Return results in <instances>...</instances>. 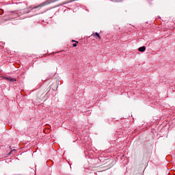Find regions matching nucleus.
I'll list each match as a JSON object with an SVG mask.
<instances>
[{
    "mask_svg": "<svg viewBox=\"0 0 175 175\" xmlns=\"http://www.w3.org/2000/svg\"><path fill=\"white\" fill-rule=\"evenodd\" d=\"M72 43H74V42H76V41H75V40H72Z\"/></svg>",
    "mask_w": 175,
    "mask_h": 175,
    "instance_id": "obj_8",
    "label": "nucleus"
},
{
    "mask_svg": "<svg viewBox=\"0 0 175 175\" xmlns=\"http://www.w3.org/2000/svg\"><path fill=\"white\" fill-rule=\"evenodd\" d=\"M72 47H77V44H76V43L73 44Z\"/></svg>",
    "mask_w": 175,
    "mask_h": 175,
    "instance_id": "obj_7",
    "label": "nucleus"
},
{
    "mask_svg": "<svg viewBox=\"0 0 175 175\" xmlns=\"http://www.w3.org/2000/svg\"><path fill=\"white\" fill-rule=\"evenodd\" d=\"M2 79H3V80H8V81L10 80V77H3Z\"/></svg>",
    "mask_w": 175,
    "mask_h": 175,
    "instance_id": "obj_4",
    "label": "nucleus"
},
{
    "mask_svg": "<svg viewBox=\"0 0 175 175\" xmlns=\"http://www.w3.org/2000/svg\"><path fill=\"white\" fill-rule=\"evenodd\" d=\"M92 36H94V38L97 37V38H98V39H100V36H99V33H98V32L93 33Z\"/></svg>",
    "mask_w": 175,
    "mask_h": 175,
    "instance_id": "obj_3",
    "label": "nucleus"
},
{
    "mask_svg": "<svg viewBox=\"0 0 175 175\" xmlns=\"http://www.w3.org/2000/svg\"><path fill=\"white\" fill-rule=\"evenodd\" d=\"M50 3H51V0H46L41 3L38 5H36L34 7L33 6L30 7V9L31 10H34V9H38V10H40L42 8H44V6H47V5H50Z\"/></svg>",
    "mask_w": 175,
    "mask_h": 175,
    "instance_id": "obj_1",
    "label": "nucleus"
},
{
    "mask_svg": "<svg viewBox=\"0 0 175 175\" xmlns=\"http://www.w3.org/2000/svg\"><path fill=\"white\" fill-rule=\"evenodd\" d=\"M10 81H16V80L14 78H10Z\"/></svg>",
    "mask_w": 175,
    "mask_h": 175,
    "instance_id": "obj_5",
    "label": "nucleus"
},
{
    "mask_svg": "<svg viewBox=\"0 0 175 175\" xmlns=\"http://www.w3.org/2000/svg\"><path fill=\"white\" fill-rule=\"evenodd\" d=\"M138 51H140V53H144V51H146V46L139 47Z\"/></svg>",
    "mask_w": 175,
    "mask_h": 175,
    "instance_id": "obj_2",
    "label": "nucleus"
},
{
    "mask_svg": "<svg viewBox=\"0 0 175 175\" xmlns=\"http://www.w3.org/2000/svg\"><path fill=\"white\" fill-rule=\"evenodd\" d=\"M113 2H121V0H112Z\"/></svg>",
    "mask_w": 175,
    "mask_h": 175,
    "instance_id": "obj_6",
    "label": "nucleus"
}]
</instances>
